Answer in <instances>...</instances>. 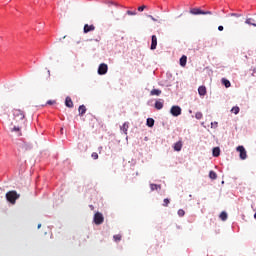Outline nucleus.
Segmentation results:
<instances>
[{"label":"nucleus","instance_id":"nucleus-20","mask_svg":"<svg viewBox=\"0 0 256 256\" xmlns=\"http://www.w3.org/2000/svg\"><path fill=\"white\" fill-rule=\"evenodd\" d=\"M180 65L181 67H185L187 65V56L184 55L180 58Z\"/></svg>","mask_w":256,"mask_h":256},{"label":"nucleus","instance_id":"nucleus-42","mask_svg":"<svg viewBox=\"0 0 256 256\" xmlns=\"http://www.w3.org/2000/svg\"><path fill=\"white\" fill-rule=\"evenodd\" d=\"M38 229H41V224H38Z\"/></svg>","mask_w":256,"mask_h":256},{"label":"nucleus","instance_id":"nucleus-34","mask_svg":"<svg viewBox=\"0 0 256 256\" xmlns=\"http://www.w3.org/2000/svg\"><path fill=\"white\" fill-rule=\"evenodd\" d=\"M107 4L109 5H115L116 7H119V4H117L116 2H113V1H108Z\"/></svg>","mask_w":256,"mask_h":256},{"label":"nucleus","instance_id":"nucleus-15","mask_svg":"<svg viewBox=\"0 0 256 256\" xmlns=\"http://www.w3.org/2000/svg\"><path fill=\"white\" fill-rule=\"evenodd\" d=\"M65 105L66 107H69L70 109L73 107V100H71V97H66L65 99Z\"/></svg>","mask_w":256,"mask_h":256},{"label":"nucleus","instance_id":"nucleus-4","mask_svg":"<svg viewBox=\"0 0 256 256\" xmlns=\"http://www.w3.org/2000/svg\"><path fill=\"white\" fill-rule=\"evenodd\" d=\"M236 151H238V153H240L239 157H240V159H242V161H245V159H247V150H245V147L238 146L236 148Z\"/></svg>","mask_w":256,"mask_h":256},{"label":"nucleus","instance_id":"nucleus-12","mask_svg":"<svg viewBox=\"0 0 256 256\" xmlns=\"http://www.w3.org/2000/svg\"><path fill=\"white\" fill-rule=\"evenodd\" d=\"M174 151H181V149H183V142L178 141L174 144L173 147Z\"/></svg>","mask_w":256,"mask_h":256},{"label":"nucleus","instance_id":"nucleus-28","mask_svg":"<svg viewBox=\"0 0 256 256\" xmlns=\"http://www.w3.org/2000/svg\"><path fill=\"white\" fill-rule=\"evenodd\" d=\"M22 148L27 151L28 149H31V144H27L26 142H23L22 143Z\"/></svg>","mask_w":256,"mask_h":256},{"label":"nucleus","instance_id":"nucleus-7","mask_svg":"<svg viewBox=\"0 0 256 256\" xmlns=\"http://www.w3.org/2000/svg\"><path fill=\"white\" fill-rule=\"evenodd\" d=\"M152 41H151V46L150 49L151 51H155V49H157V36L152 35Z\"/></svg>","mask_w":256,"mask_h":256},{"label":"nucleus","instance_id":"nucleus-9","mask_svg":"<svg viewBox=\"0 0 256 256\" xmlns=\"http://www.w3.org/2000/svg\"><path fill=\"white\" fill-rule=\"evenodd\" d=\"M198 93L200 97H205V95H207V88L205 86H200L198 88Z\"/></svg>","mask_w":256,"mask_h":256},{"label":"nucleus","instance_id":"nucleus-17","mask_svg":"<svg viewBox=\"0 0 256 256\" xmlns=\"http://www.w3.org/2000/svg\"><path fill=\"white\" fill-rule=\"evenodd\" d=\"M121 131H123V133H125V135H127V131L129 129V122H125L121 127H120Z\"/></svg>","mask_w":256,"mask_h":256},{"label":"nucleus","instance_id":"nucleus-36","mask_svg":"<svg viewBox=\"0 0 256 256\" xmlns=\"http://www.w3.org/2000/svg\"><path fill=\"white\" fill-rule=\"evenodd\" d=\"M114 241H121V235H114Z\"/></svg>","mask_w":256,"mask_h":256},{"label":"nucleus","instance_id":"nucleus-37","mask_svg":"<svg viewBox=\"0 0 256 256\" xmlns=\"http://www.w3.org/2000/svg\"><path fill=\"white\" fill-rule=\"evenodd\" d=\"M202 15H213L211 11H203Z\"/></svg>","mask_w":256,"mask_h":256},{"label":"nucleus","instance_id":"nucleus-41","mask_svg":"<svg viewBox=\"0 0 256 256\" xmlns=\"http://www.w3.org/2000/svg\"><path fill=\"white\" fill-rule=\"evenodd\" d=\"M214 125H215V127H217L218 123L217 122H214V123L212 122L211 127H213Z\"/></svg>","mask_w":256,"mask_h":256},{"label":"nucleus","instance_id":"nucleus-26","mask_svg":"<svg viewBox=\"0 0 256 256\" xmlns=\"http://www.w3.org/2000/svg\"><path fill=\"white\" fill-rule=\"evenodd\" d=\"M220 219L222 220V221H227V212H221V214H220Z\"/></svg>","mask_w":256,"mask_h":256},{"label":"nucleus","instance_id":"nucleus-16","mask_svg":"<svg viewBox=\"0 0 256 256\" xmlns=\"http://www.w3.org/2000/svg\"><path fill=\"white\" fill-rule=\"evenodd\" d=\"M146 125H147V127H154L155 126V119H153V118H147V120H146Z\"/></svg>","mask_w":256,"mask_h":256},{"label":"nucleus","instance_id":"nucleus-33","mask_svg":"<svg viewBox=\"0 0 256 256\" xmlns=\"http://www.w3.org/2000/svg\"><path fill=\"white\" fill-rule=\"evenodd\" d=\"M126 15H137V12H136V11L128 10V11L126 12Z\"/></svg>","mask_w":256,"mask_h":256},{"label":"nucleus","instance_id":"nucleus-11","mask_svg":"<svg viewBox=\"0 0 256 256\" xmlns=\"http://www.w3.org/2000/svg\"><path fill=\"white\" fill-rule=\"evenodd\" d=\"M91 31H95L94 25L85 24L84 25V33H89Z\"/></svg>","mask_w":256,"mask_h":256},{"label":"nucleus","instance_id":"nucleus-23","mask_svg":"<svg viewBox=\"0 0 256 256\" xmlns=\"http://www.w3.org/2000/svg\"><path fill=\"white\" fill-rule=\"evenodd\" d=\"M239 111H241V109L239 108V106H234L231 109V113H234V115H239Z\"/></svg>","mask_w":256,"mask_h":256},{"label":"nucleus","instance_id":"nucleus-6","mask_svg":"<svg viewBox=\"0 0 256 256\" xmlns=\"http://www.w3.org/2000/svg\"><path fill=\"white\" fill-rule=\"evenodd\" d=\"M104 221V218H103V214L97 212L95 215H94V223L96 225H101V223H103Z\"/></svg>","mask_w":256,"mask_h":256},{"label":"nucleus","instance_id":"nucleus-5","mask_svg":"<svg viewBox=\"0 0 256 256\" xmlns=\"http://www.w3.org/2000/svg\"><path fill=\"white\" fill-rule=\"evenodd\" d=\"M170 113L173 117H179V115H181V107L172 106L170 109Z\"/></svg>","mask_w":256,"mask_h":256},{"label":"nucleus","instance_id":"nucleus-27","mask_svg":"<svg viewBox=\"0 0 256 256\" xmlns=\"http://www.w3.org/2000/svg\"><path fill=\"white\" fill-rule=\"evenodd\" d=\"M228 17H236V18H239V17H243L242 14H239V13H230L228 14Z\"/></svg>","mask_w":256,"mask_h":256},{"label":"nucleus","instance_id":"nucleus-1","mask_svg":"<svg viewBox=\"0 0 256 256\" xmlns=\"http://www.w3.org/2000/svg\"><path fill=\"white\" fill-rule=\"evenodd\" d=\"M6 199L9 203H11L12 205H15V202L17 201V199H19V194H17L16 191H9L6 194Z\"/></svg>","mask_w":256,"mask_h":256},{"label":"nucleus","instance_id":"nucleus-13","mask_svg":"<svg viewBox=\"0 0 256 256\" xmlns=\"http://www.w3.org/2000/svg\"><path fill=\"white\" fill-rule=\"evenodd\" d=\"M191 15H203V11L199 8H193L190 10Z\"/></svg>","mask_w":256,"mask_h":256},{"label":"nucleus","instance_id":"nucleus-3","mask_svg":"<svg viewBox=\"0 0 256 256\" xmlns=\"http://www.w3.org/2000/svg\"><path fill=\"white\" fill-rule=\"evenodd\" d=\"M107 71H109V66L105 63H101L98 67V75H107Z\"/></svg>","mask_w":256,"mask_h":256},{"label":"nucleus","instance_id":"nucleus-10","mask_svg":"<svg viewBox=\"0 0 256 256\" xmlns=\"http://www.w3.org/2000/svg\"><path fill=\"white\" fill-rule=\"evenodd\" d=\"M163 103H164V101L161 99L156 100V102L154 104L155 109H157L158 111H161V109H163Z\"/></svg>","mask_w":256,"mask_h":256},{"label":"nucleus","instance_id":"nucleus-22","mask_svg":"<svg viewBox=\"0 0 256 256\" xmlns=\"http://www.w3.org/2000/svg\"><path fill=\"white\" fill-rule=\"evenodd\" d=\"M222 84L226 87V89H229L231 87V82L227 79H222Z\"/></svg>","mask_w":256,"mask_h":256},{"label":"nucleus","instance_id":"nucleus-21","mask_svg":"<svg viewBox=\"0 0 256 256\" xmlns=\"http://www.w3.org/2000/svg\"><path fill=\"white\" fill-rule=\"evenodd\" d=\"M150 95L159 97V95H161V90H159V89H152L151 92H150Z\"/></svg>","mask_w":256,"mask_h":256},{"label":"nucleus","instance_id":"nucleus-29","mask_svg":"<svg viewBox=\"0 0 256 256\" xmlns=\"http://www.w3.org/2000/svg\"><path fill=\"white\" fill-rule=\"evenodd\" d=\"M169 203H170L169 198H165L162 205H163V207H168Z\"/></svg>","mask_w":256,"mask_h":256},{"label":"nucleus","instance_id":"nucleus-30","mask_svg":"<svg viewBox=\"0 0 256 256\" xmlns=\"http://www.w3.org/2000/svg\"><path fill=\"white\" fill-rule=\"evenodd\" d=\"M178 216H179V217H185V210L179 209V210H178Z\"/></svg>","mask_w":256,"mask_h":256},{"label":"nucleus","instance_id":"nucleus-24","mask_svg":"<svg viewBox=\"0 0 256 256\" xmlns=\"http://www.w3.org/2000/svg\"><path fill=\"white\" fill-rule=\"evenodd\" d=\"M245 23L246 25H253V27H256V24L253 23V18H247Z\"/></svg>","mask_w":256,"mask_h":256},{"label":"nucleus","instance_id":"nucleus-31","mask_svg":"<svg viewBox=\"0 0 256 256\" xmlns=\"http://www.w3.org/2000/svg\"><path fill=\"white\" fill-rule=\"evenodd\" d=\"M195 118L196 119H203V113H201V112H197L196 114H195Z\"/></svg>","mask_w":256,"mask_h":256},{"label":"nucleus","instance_id":"nucleus-8","mask_svg":"<svg viewBox=\"0 0 256 256\" xmlns=\"http://www.w3.org/2000/svg\"><path fill=\"white\" fill-rule=\"evenodd\" d=\"M10 131L12 133H16L17 137H21V126H14L12 128H10Z\"/></svg>","mask_w":256,"mask_h":256},{"label":"nucleus","instance_id":"nucleus-44","mask_svg":"<svg viewBox=\"0 0 256 256\" xmlns=\"http://www.w3.org/2000/svg\"><path fill=\"white\" fill-rule=\"evenodd\" d=\"M189 113H193V111H192V110H189Z\"/></svg>","mask_w":256,"mask_h":256},{"label":"nucleus","instance_id":"nucleus-40","mask_svg":"<svg viewBox=\"0 0 256 256\" xmlns=\"http://www.w3.org/2000/svg\"><path fill=\"white\" fill-rule=\"evenodd\" d=\"M224 27L223 26H218V31H223Z\"/></svg>","mask_w":256,"mask_h":256},{"label":"nucleus","instance_id":"nucleus-39","mask_svg":"<svg viewBox=\"0 0 256 256\" xmlns=\"http://www.w3.org/2000/svg\"><path fill=\"white\" fill-rule=\"evenodd\" d=\"M92 157L94 159H99V154H97L96 152L92 153Z\"/></svg>","mask_w":256,"mask_h":256},{"label":"nucleus","instance_id":"nucleus-2","mask_svg":"<svg viewBox=\"0 0 256 256\" xmlns=\"http://www.w3.org/2000/svg\"><path fill=\"white\" fill-rule=\"evenodd\" d=\"M12 113L15 121H23L25 119V114L19 109L13 110Z\"/></svg>","mask_w":256,"mask_h":256},{"label":"nucleus","instance_id":"nucleus-35","mask_svg":"<svg viewBox=\"0 0 256 256\" xmlns=\"http://www.w3.org/2000/svg\"><path fill=\"white\" fill-rule=\"evenodd\" d=\"M145 9H147V6H145V5L138 7V11H140V12L145 11Z\"/></svg>","mask_w":256,"mask_h":256},{"label":"nucleus","instance_id":"nucleus-14","mask_svg":"<svg viewBox=\"0 0 256 256\" xmlns=\"http://www.w3.org/2000/svg\"><path fill=\"white\" fill-rule=\"evenodd\" d=\"M212 155L213 157H219V155H221V149L219 147L213 148Z\"/></svg>","mask_w":256,"mask_h":256},{"label":"nucleus","instance_id":"nucleus-25","mask_svg":"<svg viewBox=\"0 0 256 256\" xmlns=\"http://www.w3.org/2000/svg\"><path fill=\"white\" fill-rule=\"evenodd\" d=\"M209 177L213 180L217 179V173H215V171H210L209 172Z\"/></svg>","mask_w":256,"mask_h":256},{"label":"nucleus","instance_id":"nucleus-32","mask_svg":"<svg viewBox=\"0 0 256 256\" xmlns=\"http://www.w3.org/2000/svg\"><path fill=\"white\" fill-rule=\"evenodd\" d=\"M146 17H148L149 19H151V20L154 21L155 23H157V21H159V20H157V18L153 17V15L147 14Z\"/></svg>","mask_w":256,"mask_h":256},{"label":"nucleus","instance_id":"nucleus-43","mask_svg":"<svg viewBox=\"0 0 256 256\" xmlns=\"http://www.w3.org/2000/svg\"><path fill=\"white\" fill-rule=\"evenodd\" d=\"M148 105H151V101H148Z\"/></svg>","mask_w":256,"mask_h":256},{"label":"nucleus","instance_id":"nucleus-18","mask_svg":"<svg viewBox=\"0 0 256 256\" xmlns=\"http://www.w3.org/2000/svg\"><path fill=\"white\" fill-rule=\"evenodd\" d=\"M78 111L79 115H85V113H87V108L85 107V105H80Z\"/></svg>","mask_w":256,"mask_h":256},{"label":"nucleus","instance_id":"nucleus-38","mask_svg":"<svg viewBox=\"0 0 256 256\" xmlns=\"http://www.w3.org/2000/svg\"><path fill=\"white\" fill-rule=\"evenodd\" d=\"M47 105H55V100H48Z\"/></svg>","mask_w":256,"mask_h":256},{"label":"nucleus","instance_id":"nucleus-19","mask_svg":"<svg viewBox=\"0 0 256 256\" xmlns=\"http://www.w3.org/2000/svg\"><path fill=\"white\" fill-rule=\"evenodd\" d=\"M150 189H151V191H159V190H161V185L151 183Z\"/></svg>","mask_w":256,"mask_h":256}]
</instances>
